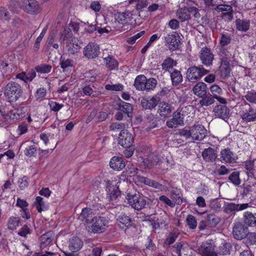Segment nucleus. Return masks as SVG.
<instances>
[{"instance_id": "obj_1", "label": "nucleus", "mask_w": 256, "mask_h": 256, "mask_svg": "<svg viewBox=\"0 0 256 256\" xmlns=\"http://www.w3.org/2000/svg\"><path fill=\"white\" fill-rule=\"evenodd\" d=\"M108 226V220L106 217L96 216L90 221L87 226L88 231L92 234L104 232Z\"/></svg>"}, {"instance_id": "obj_2", "label": "nucleus", "mask_w": 256, "mask_h": 256, "mask_svg": "<svg viewBox=\"0 0 256 256\" xmlns=\"http://www.w3.org/2000/svg\"><path fill=\"white\" fill-rule=\"evenodd\" d=\"M20 86L16 82H9L4 88V94L10 102H16L22 96Z\"/></svg>"}, {"instance_id": "obj_3", "label": "nucleus", "mask_w": 256, "mask_h": 256, "mask_svg": "<svg viewBox=\"0 0 256 256\" xmlns=\"http://www.w3.org/2000/svg\"><path fill=\"white\" fill-rule=\"evenodd\" d=\"M208 72L209 70L204 68L202 65L192 66L187 70L186 78L189 82H196Z\"/></svg>"}, {"instance_id": "obj_4", "label": "nucleus", "mask_w": 256, "mask_h": 256, "mask_svg": "<svg viewBox=\"0 0 256 256\" xmlns=\"http://www.w3.org/2000/svg\"><path fill=\"white\" fill-rule=\"evenodd\" d=\"M164 45L170 52H174L180 48L181 44L180 38L176 32L166 34L162 38Z\"/></svg>"}, {"instance_id": "obj_5", "label": "nucleus", "mask_w": 256, "mask_h": 256, "mask_svg": "<svg viewBox=\"0 0 256 256\" xmlns=\"http://www.w3.org/2000/svg\"><path fill=\"white\" fill-rule=\"evenodd\" d=\"M128 200L130 205L136 210H140L144 208L146 201L144 198L140 194H135L128 196Z\"/></svg>"}, {"instance_id": "obj_6", "label": "nucleus", "mask_w": 256, "mask_h": 256, "mask_svg": "<svg viewBox=\"0 0 256 256\" xmlns=\"http://www.w3.org/2000/svg\"><path fill=\"white\" fill-rule=\"evenodd\" d=\"M244 106L245 108H243L240 112L242 120L246 122L254 121L256 120V110L246 102Z\"/></svg>"}, {"instance_id": "obj_7", "label": "nucleus", "mask_w": 256, "mask_h": 256, "mask_svg": "<svg viewBox=\"0 0 256 256\" xmlns=\"http://www.w3.org/2000/svg\"><path fill=\"white\" fill-rule=\"evenodd\" d=\"M118 138V144L124 148L134 146V137L127 130H122Z\"/></svg>"}, {"instance_id": "obj_8", "label": "nucleus", "mask_w": 256, "mask_h": 256, "mask_svg": "<svg viewBox=\"0 0 256 256\" xmlns=\"http://www.w3.org/2000/svg\"><path fill=\"white\" fill-rule=\"evenodd\" d=\"M100 46L94 42L88 43L84 48L83 54L88 60L94 59L100 54Z\"/></svg>"}, {"instance_id": "obj_9", "label": "nucleus", "mask_w": 256, "mask_h": 256, "mask_svg": "<svg viewBox=\"0 0 256 256\" xmlns=\"http://www.w3.org/2000/svg\"><path fill=\"white\" fill-rule=\"evenodd\" d=\"M184 114L178 110L172 114V118L169 119L166 122L167 126L170 128H176L178 126L184 125Z\"/></svg>"}, {"instance_id": "obj_10", "label": "nucleus", "mask_w": 256, "mask_h": 256, "mask_svg": "<svg viewBox=\"0 0 256 256\" xmlns=\"http://www.w3.org/2000/svg\"><path fill=\"white\" fill-rule=\"evenodd\" d=\"M192 138L195 140H202L207 135V130L202 124H194L190 127Z\"/></svg>"}, {"instance_id": "obj_11", "label": "nucleus", "mask_w": 256, "mask_h": 256, "mask_svg": "<svg viewBox=\"0 0 256 256\" xmlns=\"http://www.w3.org/2000/svg\"><path fill=\"white\" fill-rule=\"evenodd\" d=\"M24 11L30 14H36L41 10L40 4L36 0H24Z\"/></svg>"}, {"instance_id": "obj_12", "label": "nucleus", "mask_w": 256, "mask_h": 256, "mask_svg": "<svg viewBox=\"0 0 256 256\" xmlns=\"http://www.w3.org/2000/svg\"><path fill=\"white\" fill-rule=\"evenodd\" d=\"M248 232V229L246 226L241 222H238L233 228L232 234L235 238L242 240L246 238Z\"/></svg>"}, {"instance_id": "obj_13", "label": "nucleus", "mask_w": 256, "mask_h": 256, "mask_svg": "<svg viewBox=\"0 0 256 256\" xmlns=\"http://www.w3.org/2000/svg\"><path fill=\"white\" fill-rule=\"evenodd\" d=\"M155 95L152 97H147L142 98L140 104L143 110H152L155 109L158 105L160 100Z\"/></svg>"}, {"instance_id": "obj_14", "label": "nucleus", "mask_w": 256, "mask_h": 256, "mask_svg": "<svg viewBox=\"0 0 256 256\" xmlns=\"http://www.w3.org/2000/svg\"><path fill=\"white\" fill-rule=\"evenodd\" d=\"M158 106V113L164 118L168 117L174 109L172 104L165 101L160 102Z\"/></svg>"}, {"instance_id": "obj_15", "label": "nucleus", "mask_w": 256, "mask_h": 256, "mask_svg": "<svg viewBox=\"0 0 256 256\" xmlns=\"http://www.w3.org/2000/svg\"><path fill=\"white\" fill-rule=\"evenodd\" d=\"M200 58L204 66H210L212 64L214 54L210 48L204 47L202 48L200 52Z\"/></svg>"}, {"instance_id": "obj_16", "label": "nucleus", "mask_w": 256, "mask_h": 256, "mask_svg": "<svg viewBox=\"0 0 256 256\" xmlns=\"http://www.w3.org/2000/svg\"><path fill=\"white\" fill-rule=\"evenodd\" d=\"M198 251L202 256H218L214 246L211 242H204L198 248Z\"/></svg>"}, {"instance_id": "obj_17", "label": "nucleus", "mask_w": 256, "mask_h": 256, "mask_svg": "<svg viewBox=\"0 0 256 256\" xmlns=\"http://www.w3.org/2000/svg\"><path fill=\"white\" fill-rule=\"evenodd\" d=\"M110 167L114 170L120 171L126 166L125 162L120 156H113L110 162Z\"/></svg>"}, {"instance_id": "obj_18", "label": "nucleus", "mask_w": 256, "mask_h": 256, "mask_svg": "<svg viewBox=\"0 0 256 256\" xmlns=\"http://www.w3.org/2000/svg\"><path fill=\"white\" fill-rule=\"evenodd\" d=\"M137 178L140 182L143 183L148 186L153 187L155 188L160 190H162L164 188V186H163L162 184L158 183L156 181H155L153 180H151L146 177L138 176Z\"/></svg>"}, {"instance_id": "obj_19", "label": "nucleus", "mask_w": 256, "mask_h": 256, "mask_svg": "<svg viewBox=\"0 0 256 256\" xmlns=\"http://www.w3.org/2000/svg\"><path fill=\"white\" fill-rule=\"evenodd\" d=\"M92 210L88 208H82V212L78 216V220L86 224L87 226L89 224L90 221L93 218Z\"/></svg>"}, {"instance_id": "obj_20", "label": "nucleus", "mask_w": 256, "mask_h": 256, "mask_svg": "<svg viewBox=\"0 0 256 256\" xmlns=\"http://www.w3.org/2000/svg\"><path fill=\"white\" fill-rule=\"evenodd\" d=\"M170 197L173 202L178 205L182 204L184 201L186 202L182 198V194L180 189L176 188H173L170 192Z\"/></svg>"}, {"instance_id": "obj_21", "label": "nucleus", "mask_w": 256, "mask_h": 256, "mask_svg": "<svg viewBox=\"0 0 256 256\" xmlns=\"http://www.w3.org/2000/svg\"><path fill=\"white\" fill-rule=\"evenodd\" d=\"M202 156L206 162H213L216 158L217 154L214 148H208L204 150L202 152Z\"/></svg>"}, {"instance_id": "obj_22", "label": "nucleus", "mask_w": 256, "mask_h": 256, "mask_svg": "<svg viewBox=\"0 0 256 256\" xmlns=\"http://www.w3.org/2000/svg\"><path fill=\"white\" fill-rule=\"evenodd\" d=\"M118 110H120L127 114L128 117L132 116L133 111V106L131 104L120 100L118 104Z\"/></svg>"}, {"instance_id": "obj_23", "label": "nucleus", "mask_w": 256, "mask_h": 256, "mask_svg": "<svg viewBox=\"0 0 256 256\" xmlns=\"http://www.w3.org/2000/svg\"><path fill=\"white\" fill-rule=\"evenodd\" d=\"M36 76V70L32 69L28 72H22L16 75V78L23 80L25 82H31Z\"/></svg>"}, {"instance_id": "obj_24", "label": "nucleus", "mask_w": 256, "mask_h": 256, "mask_svg": "<svg viewBox=\"0 0 256 256\" xmlns=\"http://www.w3.org/2000/svg\"><path fill=\"white\" fill-rule=\"evenodd\" d=\"M207 87L205 83L199 82L193 88L192 90L194 94L199 98L203 97L207 93Z\"/></svg>"}, {"instance_id": "obj_25", "label": "nucleus", "mask_w": 256, "mask_h": 256, "mask_svg": "<svg viewBox=\"0 0 256 256\" xmlns=\"http://www.w3.org/2000/svg\"><path fill=\"white\" fill-rule=\"evenodd\" d=\"M83 246L82 240L77 236L73 237L70 240L68 248L72 252H77L80 250Z\"/></svg>"}, {"instance_id": "obj_26", "label": "nucleus", "mask_w": 256, "mask_h": 256, "mask_svg": "<svg viewBox=\"0 0 256 256\" xmlns=\"http://www.w3.org/2000/svg\"><path fill=\"white\" fill-rule=\"evenodd\" d=\"M66 49L68 52L70 54H74L78 52L80 48V46L76 42L75 38L68 40L66 42Z\"/></svg>"}, {"instance_id": "obj_27", "label": "nucleus", "mask_w": 256, "mask_h": 256, "mask_svg": "<svg viewBox=\"0 0 256 256\" xmlns=\"http://www.w3.org/2000/svg\"><path fill=\"white\" fill-rule=\"evenodd\" d=\"M159 87L160 88V90L156 93V94L155 95L160 100L161 98H168L170 95V93L172 92V88L170 86H169L168 84L165 85L164 84H159Z\"/></svg>"}, {"instance_id": "obj_28", "label": "nucleus", "mask_w": 256, "mask_h": 256, "mask_svg": "<svg viewBox=\"0 0 256 256\" xmlns=\"http://www.w3.org/2000/svg\"><path fill=\"white\" fill-rule=\"evenodd\" d=\"M170 76L172 86H178L182 82V76L181 72L178 70L174 69L170 72Z\"/></svg>"}, {"instance_id": "obj_29", "label": "nucleus", "mask_w": 256, "mask_h": 256, "mask_svg": "<svg viewBox=\"0 0 256 256\" xmlns=\"http://www.w3.org/2000/svg\"><path fill=\"white\" fill-rule=\"evenodd\" d=\"M146 82V77L144 75L140 74L136 78L134 86L136 90L144 91Z\"/></svg>"}, {"instance_id": "obj_30", "label": "nucleus", "mask_w": 256, "mask_h": 256, "mask_svg": "<svg viewBox=\"0 0 256 256\" xmlns=\"http://www.w3.org/2000/svg\"><path fill=\"white\" fill-rule=\"evenodd\" d=\"M54 238V234L51 232H48L43 234L40 238V247L44 248L46 246L49 245L52 241Z\"/></svg>"}, {"instance_id": "obj_31", "label": "nucleus", "mask_w": 256, "mask_h": 256, "mask_svg": "<svg viewBox=\"0 0 256 256\" xmlns=\"http://www.w3.org/2000/svg\"><path fill=\"white\" fill-rule=\"evenodd\" d=\"M210 90L214 97L220 103L224 104V98L218 96L219 94H222V88L217 84H213L210 86Z\"/></svg>"}, {"instance_id": "obj_32", "label": "nucleus", "mask_w": 256, "mask_h": 256, "mask_svg": "<svg viewBox=\"0 0 256 256\" xmlns=\"http://www.w3.org/2000/svg\"><path fill=\"white\" fill-rule=\"evenodd\" d=\"M236 28L242 32H246L250 28V22L248 20H242L240 18L236 20Z\"/></svg>"}, {"instance_id": "obj_33", "label": "nucleus", "mask_w": 256, "mask_h": 256, "mask_svg": "<svg viewBox=\"0 0 256 256\" xmlns=\"http://www.w3.org/2000/svg\"><path fill=\"white\" fill-rule=\"evenodd\" d=\"M118 226L122 230L126 229L131 226V218L126 215L124 214L120 216L118 218Z\"/></svg>"}, {"instance_id": "obj_34", "label": "nucleus", "mask_w": 256, "mask_h": 256, "mask_svg": "<svg viewBox=\"0 0 256 256\" xmlns=\"http://www.w3.org/2000/svg\"><path fill=\"white\" fill-rule=\"evenodd\" d=\"M104 60L106 67L110 70H114L118 66V63L112 56L109 55L108 57L104 58Z\"/></svg>"}, {"instance_id": "obj_35", "label": "nucleus", "mask_w": 256, "mask_h": 256, "mask_svg": "<svg viewBox=\"0 0 256 256\" xmlns=\"http://www.w3.org/2000/svg\"><path fill=\"white\" fill-rule=\"evenodd\" d=\"M244 222L248 226H254L256 225V217L253 214L250 212H244Z\"/></svg>"}, {"instance_id": "obj_36", "label": "nucleus", "mask_w": 256, "mask_h": 256, "mask_svg": "<svg viewBox=\"0 0 256 256\" xmlns=\"http://www.w3.org/2000/svg\"><path fill=\"white\" fill-rule=\"evenodd\" d=\"M176 64L177 62L176 60L170 57H168L162 64V69L165 71H170V70Z\"/></svg>"}, {"instance_id": "obj_37", "label": "nucleus", "mask_w": 256, "mask_h": 256, "mask_svg": "<svg viewBox=\"0 0 256 256\" xmlns=\"http://www.w3.org/2000/svg\"><path fill=\"white\" fill-rule=\"evenodd\" d=\"M34 204L36 206V209L39 212H42V211L46 210L48 209V205L46 204L43 200V198L38 196L36 198Z\"/></svg>"}, {"instance_id": "obj_38", "label": "nucleus", "mask_w": 256, "mask_h": 256, "mask_svg": "<svg viewBox=\"0 0 256 256\" xmlns=\"http://www.w3.org/2000/svg\"><path fill=\"white\" fill-rule=\"evenodd\" d=\"M158 84V82L155 78H146V82L145 84L144 90L151 92L155 90Z\"/></svg>"}, {"instance_id": "obj_39", "label": "nucleus", "mask_w": 256, "mask_h": 256, "mask_svg": "<svg viewBox=\"0 0 256 256\" xmlns=\"http://www.w3.org/2000/svg\"><path fill=\"white\" fill-rule=\"evenodd\" d=\"M176 16L182 22L188 20L190 19V14L186 8L178 9Z\"/></svg>"}, {"instance_id": "obj_40", "label": "nucleus", "mask_w": 256, "mask_h": 256, "mask_svg": "<svg viewBox=\"0 0 256 256\" xmlns=\"http://www.w3.org/2000/svg\"><path fill=\"white\" fill-rule=\"evenodd\" d=\"M24 109H26L25 107H22L12 110L11 112L10 117L12 118V119L16 120L21 119L24 118L26 116L25 112H24Z\"/></svg>"}, {"instance_id": "obj_41", "label": "nucleus", "mask_w": 256, "mask_h": 256, "mask_svg": "<svg viewBox=\"0 0 256 256\" xmlns=\"http://www.w3.org/2000/svg\"><path fill=\"white\" fill-rule=\"evenodd\" d=\"M52 66L48 64H43L35 66L34 69L36 72L40 74H48L52 70Z\"/></svg>"}, {"instance_id": "obj_42", "label": "nucleus", "mask_w": 256, "mask_h": 256, "mask_svg": "<svg viewBox=\"0 0 256 256\" xmlns=\"http://www.w3.org/2000/svg\"><path fill=\"white\" fill-rule=\"evenodd\" d=\"M238 158L232 152L228 149H225V162L230 164H234L236 162Z\"/></svg>"}, {"instance_id": "obj_43", "label": "nucleus", "mask_w": 256, "mask_h": 256, "mask_svg": "<svg viewBox=\"0 0 256 256\" xmlns=\"http://www.w3.org/2000/svg\"><path fill=\"white\" fill-rule=\"evenodd\" d=\"M228 180L236 186L240 184L241 180L240 178V172L238 171L232 172L228 177Z\"/></svg>"}, {"instance_id": "obj_44", "label": "nucleus", "mask_w": 256, "mask_h": 256, "mask_svg": "<svg viewBox=\"0 0 256 256\" xmlns=\"http://www.w3.org/2000/svg\"><path fill=\"white\" fill-rule=\"evenodd\" d=\"M19 223V218L10 217L8 222V228L10 230H14L18 226Z\"/></svg>"}, {"instance_id": "obj_45", "label": "nucleus", "mask_w": 256, "mask_h": 256, "mask_svg": "<svg viewBox=\"0 0 256 256\" xmlns=\"http://www.w3.org/2000/svg\"><path fill=\"white\" fill-rule=\"evenodd\" d=\"M206 219L210 228L214 227L219 222V218L213 214H208Z\"/></svg>"}, {"instance_id": "obj_46", "label": "nucleus", "mask_w": 256, "mask_h": 256, "mask_svg": "<svg viewBox=\"0 0 256 256\" xmlns=\"http://www.w3.org/2000/svg\"><path fill=\"white\" fill-rule=\"evenodd\" d=\"M216 50L220 56L222 57L220 58V60H221L220 62L222 64L224 60L223 54H224V34H222L220 44L216 48Z\"/></svg>"}, {"instance_id": "obj_47", "label": "nucleus", "mask_w": 256, "mask_h": 256, "mask_svg": "<svg viewBox=\"0 0 256 256\" xmlns=\"http://www.w3.org/2000/svg\"><path fill=\"white\" fill-rule=\"evenodd\" d=\"M202 99L200 100V104L202 106H208L214 103V100L211 96L206 94L203 97H201Z\"/></svg>"}, {"instance_id": "obj_48", "label": "nucleus", "mask_w": 256, "mask_h": 256, "mask_svg": "<svg viewBox=\"0 0 256 256\" xmlns=\"http://www.w3.org/2000/svg\"><path fill=\"white\" fill-rule=\"evenodd\" d=\"M136 2V10L140 12L144 8H146L148 4V0H130V2Z\"/></svg>"}, {"instance_id": "obj_49", "label": "nucleus", "mask_w": 256, "mask_h": 256, "mask_svg": "<svg viewBox=\"0 0 256 256\" xmlns=\"http://www.w3.org/2000/svg\"><path fill=\"white\" fill-rule=\"evenodd\" d=\"M186 222L190 228L194 230L197 226V222L194 216L191 214L188 216Z\"/></svg>"}, {"instance_id": "obj_50", "label": "nucleus", "mask_w": 256, "mask_h": 256, "mask_svg": "<svg viewBox=\"0 0 256 256\" xmlns=\"http://www.w3.org/2000/svg\"><path fill=\"white\" fill-rule=\"evenodd\" d=\"M72 60L69 58H65L64 56H62L60 58V64L61 68L64 70L69 66H72Z\"/></svg>"}, {"instance_id": "obj_51", "label": "nucleus", "mask_w": 256, "mask_h": 256, "mask_svg": "<svg viewBox=\"0 0 256 256\" xmlns=\"http://www.w3.org/2000/svg\"><path fill=\"white\" fill-rule=\"evenodd\" d=\"M224 106L220 105L216 106L214 109V112L216 117L224 120Z\"/></svg>"}, {"instance_id": "obj_52", "label": "nucleus", "mask_w": 256, "mask_h": 256, "mask_svg": "<svg viewBox=\"0 0 256 256\" xmlns=\"http://www.w3.org/2000/svg\"><path fill=\"white\" fill-rule=\"evenodd\" d=\"M244 98L251 103H256V91L252 90L248 92Z\"/></svg>"}, {"instance_id": "obj_53", "label": "nucleus", "mask_w": 256, "mask_h": 256, "mask_svg": "<svg viewBox=\"0 0 256 256\" xmlns=\"http://www.w3.org/2000/svg\"><path fill=\"white\" fill-rule=\"evenodd\" d=\"M178 234L176 232H172L168 234L165 243L169 245L173 244L175 242L176 238H178Z\"/></svg>"}, {"instance_id": "obj_54", "label": "nucleus", "mask_w": 256, "mask_h": 256, "mask_svg": "<svg viewBox=\"0 0 256 256\" xmlns=\"http://www.w3.org/2000/svg\"><path fill=\"white\" fill-rule=\"evenodd\" d=\"M10 15L7 9L4 7H0V20H9Z\"/></svg>"}, {"instance_id": "obj_55", "label": "nucleus", "mask_w": 256, "mask_h": 256, "mask_svg": "<svg viewBox=\"0 0 256 256\" xmlns=\"http://www.w3.org/2000/svg\"><path fill=\"white\" fill-rule=\"evenodd\" d=\"M24 154L26 156L31 157L36 156V148L34 146H30L26 148Z\"/></svg>"}, {"instance_id": "obj_56", "label": "nucleus", "mask_w": 256, "mask_h": 256, "mask_svg": "<svg viewBox=\"0 0 256 256\" xmlns=\"http://www.w3.org/2000/svg\"><path fill=\"white\" fill-rule=\"evenodd\" d=\"M107 192L108 194L109 195L110 202L116 200L120 194V192L119 190L118 187H117L116 190H112V191Z\"/></svg>"}, {"instance_id": "obj_57", "label": "nucleus", "mask_w": 256, "mask_h": 256, "mask_svg": "<svg viewBox=\"0 0 256 256\" xmlns=\"http://www.w3.org/2000/svg\"><path fill=\"white\" fill-rule=\"evenodd\" d=\"M29 179L26 176H24L22 178H20L18 181L19 187L21 190H24L28 186Z\"/></svg>"}, {"instance_id": "obj_58", "label": "nucleus", "mask_w": 256, "mask_h": 256, "mask_svg": "<svg viewBox=\"0 0 256 256\" xmlns=\"http://www.w3.org/2000/svg\"><path fill=\"white\" fill-rule=\"evenodd\" d=\"M246 243L248 245H253L256 243V233L250 232H248V234L246 236Z\"/></svg>"}, {"instance_id": "obj_59", "label": "nucleus", "mask_w": 256, "mask_h": 256, "mask_svg": "<svg viewBox=\"0 0 256 256\" xmlns=\"http://www.w3.org/2000/svg\"><path fill=\"white\" fill-rule=\"evenodd\" d=\"M8 8L11 12L18 13L20 10L18 3L15 0H11L8 4Z\"/></svg>"}, {"instance_id": "obj_60", "label": "nucleus", "mask_w": 256, "mask_h": 256, "mask_svg": "<svg viewBox=\"0 0 256 256\" xmlns=\"http://www.w3.org/2000/svg\"><path fill=\"white\" fill-rule=\"evenodd\" d=\"M71 35L72 33L70 29V28H65L62 34V36L60 40H62L63 41L66 40L67 42L68 40L72 38H70Z\"/></svg>"}, {"instance_id": "obj_61", "label": "nucleus", "mask_w": 256, "mask_h": 256, "mask_svg": "<svg viewBox=\"0 0 256 256\" xmlns=\"http://www.w3.org/2000/svg\"><path fill=\"white\" fill-rule=\"evenodd\" d=\"M159 200L163 202L164 204L168 206L170 208H174L175 206L174 203L172 202V200H170L166 196L162 195L159 197Z\"/></svg>"}, {"instance_id": "obj_62", "label": "nucleus", "mask_w": 256, "mask_h": 256, "mask_svg": "<svg viewBox=\"0 0 256 256\" xmlns=\"http://www.w3.org/2000/svg\"><path fill=\"white\" fill-rule=\"evenodd\" d=\"M50 110L54 112L60 110L63 106L62 104H60L56 102H50L48 103Z\"/></svg>"}, {"instance_id": "obj_63", "label": "nucleus", "mask_w": 256, "mask_h": 256, "mask_svg": "<svg viewBox=\"0 0 256 256\" xmlns=\"http://www.w3.org/2000/svg\"><path fill=\"white\" fill-rule=\"evenodd\" d=\"M144 33H145L144 31H141L140 32L136 34L134 36H131L130 38H128L127 40V42L129 44H134L136 42V40L139 38H140L142 36H143Z\"/></svg>"}, {"instance_id": "obj_64", "label": "nucleus", "mask_w": 256, "mask_h": 256, "mask_svg": "<svg viewBox=\"0 0 256 256\" xmlns=\"http://www.w3.org/2000/svg\"><path fill=\"white\" fill-rule=\"evenodd\" d=\"M106 89L109 90L120 91L123 89V86L118 84H107L106 86Z\"/></svg>"}]
</instances>
